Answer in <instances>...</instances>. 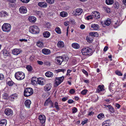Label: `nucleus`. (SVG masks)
<instances>
[{
    "label": "nucleus",
    "instance_id": "nucleus-58",
    "mask_svg": "<svg viewBox=\"0 0 126 126\" xmlns=\"http://www.w3.org/2000/svg\"><path fill=\"white\" fill-rule=\"evenodd\" d=\"M62 57L63 59V61L64 60L67 61L69 59V58L67 56L64 55V56Z\"/></svg>",
    "mask_w": 126,
    "mask_h": 126
},
{
    "label": "nucleus",
    "instance_id": "nucleus-34",
    "mask_svg": "<svg viewBox=\"0 0 126 126\" xmlns=\"http://www.w3.org/2000/svg\"><path fill=\"white\" fill-rule=\"evenodd\" d=\"M120 21L117 20L116 21H113V25L115 28H117L120 25Z\"/></svg>",
    "mask_w": 126,
    "mask_h": 126
},
{
    "label": "nucleus",
    "instance_id": "nucleus-29",
    "mask_svg": "<svg viewBox=\"0 0 126 126\" xmlns=\"http://www.w3.org/2000/svg\"><path fill=\"white\" fill-rule=\"evenodd\" d=\"M2 52L4 56H8L10 55L9 52L6 49H3Z\"/></svg>",
    "mask_w": 126,
    "mask_h": 126
},
{
    "label": "nucleus",
    "instance_id": "nucleus-22",
    "mask_svg": "<svg viewBox=\"0 0 126 126\" xmlns=\"http://www.w3.org/2000/svg\"><path fill=\"white\" fill-rule=\"evenodd\" d=\"M42 53L45 55H47L50 53V50L46 48H44L42 50Z\"/></svg>",
    "mask_w": 126,
    "mask_h": 126
},
{
    "label": "nucleus",
    "instance_id": "nucleus-23",
    "mask_svg": "<svg viewBox=\"0 0 126 126\" xmlns=\"http://www.w3.org/2000/svg\"><path fill=\"white\" fill-rule=\"evenodd\" d=\"M7 120L6 119H3L0 121V126H6Z\"/></svg>",
    "mask_w": 126,
    "mask_h": 126
},
{
    "label": "nucleus",
    "instance_id": "nucleus-52",
    "mask_svg": "<svg viewBox=\"0 0 126 126\" xmlns=\"http://www.w3.org/2000/svg\"><path fill=\"white\" fill-rule=\"evenodd\" d=\"M72 111L73 113H75L78 111L77 109L75 107H74L72 109Z\"/></svg>",
    "mask_w": 126,
    "mask_h": 126
},
{
    "label": "nucleus",
    "instance_id": "nucleus-1",
    "mask_svg": "<svg viewBox=\"0 0 126 126\" xmlns=\"http://www.w3.org/2000/svg\"><path fill=\"white\" fill-rule=\"evenodd\" d=\"M81 53L83 55L89 56L93 53L92 49L89 47H85L83 48L81 51Z\"/></svg>",
    "mask_w": 126,
    "mask_h": 126
},
{
    "label": "nucleus",
    "instance_id": "nucleus-36",
    "mask_svg": "<svg viewBox=\"0 0 126 126\" xmlns=\"http://www.w3.org/2000/svg\"><path fill=\"white\" fill-rule=\"evenodd\" d=\"M58 47H64V44L63 41H59L57 44Z\"/></svg>",
    "mask_w": 126,
    "mask_h": 126
},
{
    "label": "nucleus",
    "instance_id": "nucleus-39",
    "mask_svg": "<svg viewBox=\"0 0 126 126\" xmlns=\"http://www.w3.org/2000/svg\"><path fill=\"white\" fill-rule=\"evenodd\" d=\"M105 3L108 5H111L113 3V0H106Z\"/></svg>",
    "mask_w": 126,
    "mask_h": 126
},
{
    "label": "nucleus",
    "instance_id": "nucleus-63",
    "mask_svg": "<svg viewBox=\"0 0 126 126\" xmlns=\"http://www.w3.org/2000/svg\"><path fill=\"white\" fill-rule=\"evenodd\" d=\"M86 120H85L84 121H82L81 124L83 125L84 124L86 123L88 121V119H85Z\"/></svg>",
    "mask_w": 126,
    "mask_h": 126
},
{
    "label": "nucleus",
    "instance_id": "nucleus-19",
    "mask_svg": "<svg viewBox=\"0 0 126 126\" xmlns=\"http://www.w3.org/2000/svg\"><path fill=\"white\" fill-rule=\"evenodd\" d=\"M82 11L83 10L82 9L80 8H77L76 10L75 15L76 16L79 15L81 14Z\"/></svg>",
    "mask_w": 126,
    "mask_h": 126
},
{
    "label": "nucleus",
    "instance_id": "nucleus-47",
    "mask_svg": "<svg viewBox=\"0 0 126 126\" xmlns=\"http://www.w3.org/2000/svg\"><path fill=\"white\" fill-rule=\"evenodd\" d=\"M51 25V24L48 22H47L44 25L45 28H46L47 29H49L50 28V27Z\"/></svg>",
    "mask_w": 126,
    "mask_h": 126
},
{
    "label": "nucleus",
    "instance_id": "nucleus-35",
    "mask_svg": "<svg viewBox=\"0 0 126 126\" xmlns=\"http://www.w3.org/2000/svg\"><path fill=\"white\" fill-rule=\"evenodd\" d=\"M2 98V99L4 100H9V96L7 94L5 93L3 94Z\"/></svg>",
    "mask_w": 126,
    "mask_h": 126
},
{
    "label": "nucleus",
    "instance_id": "nucleus-41",
    "mask_svg": "<svg viewBox=\"0 0 126 126\" xmlns=\"http://www.w3.org/2000/svg\"><path fill=\"white\" fill-rule=\"evenodd\" d=\"M111 19L109 18H108L105 22V24L107 26H109L111 24Z\"/></svg>",
    "mask_w": 126,
    "mask_h": 126
},
{
    "label": "nucleus",
    "instance_id": "nucleus-33",
    "mask_svg": "<svg viewBox=\"0 0 126 126\" xmlns=\"http://www.w3.org/2000/svg\"><path fill=\"white\" fill-rule=\"evenodd\" d=\"M113 87V83H111L109 86V90L111 92L113 93L114 92V89L112 88Z\"/></svg>",
    "mask_w": 126,
    "mask_h": 126
},
{
    "label": "nucleus",
    "instance_id": "nucleus-14",
    "mask_svg": "<svg viewBox=\"0 0 126 126\" xmlns=\"http://www.w3.org/2000/svg\"><path fill=\"white\" fill-rule=\"evenodd\" d=\"M19 10L20 13L21 14H25L27 12V8L24 6L20 7Z\"/></svg>",
    "mask_w": 126,
    "mask_h": 126
},
{
    "label": "nucleus",
    "instance_id": "nucleus-43",
    "mask_svg": "<svg viewBox=\"0 0 126 126\" xmlns=\"http://www.w3.org/2000/svg\"><path fill=\"white\" fill-rule=\"evenodd\" d=\"M109 111L111 113H113L114 112L115 110L113 107L111 105L109 108Z\"/></svg>",
    "mask_w": 126,
    "mask_h": 126
},
{
    "label": "nucleus",
    "instance_id": "nucleus-15",
    "mask_svg": "<svg viewBox=\"0 0 126 126\" xmlns=\"http://www.w3.org/2000/svg\"><path fill=\"white\" fill-rule=\"evenodd\" d=\"M105 90L104 85H99L97 87V92L98 93H99L100 91H104Z\"/></svg>",
    "mask_w": 126,
    "mask_h": 126
},
{
    "label": "nucleus",
    "instance_id": "nucleus-13",
    "mask_svg": "<svg viewBox=\"0 0 126 126\" xmlns=\"http://www.w3.org/2000/svg\"><path fill=\"white\" fill-rule=\"evenodd\" d=\"M21 52V51L20 49L15 48L12 50V53L14 55H17Z\"/></svg>",
    "mask_w": 126,
    "mask_h": 126
},
{
    "label": "nucleus",
    "instance_id": "nucleus-26",
    "mask_svg": "<svg viewBox=\"0 0 126 126\" xmlns=\"http://www.w3.org/2000/svg\"><path fill=\"white\" fill-rule=\"evenodd\" d=\"M43 35L44 37L48 38L50 36V33L48 31H45L43 33Z\"/></svg>",
    "mask_w": 126,
    "mask_h": 126
},
{
    "label": "nucleus",
    "instance_id": "nucleus-31",
    "mask_svg": "<svg viewBox=\"0 0 126 126\" xmlns=\"http://www.w3.org/2000/svg\"><path fill=\"white\" fill-rule=\"evenodd\" d=\"M45 76L48 77H52L53 76V73L49 71H47L45 74Z\"/></svg>",
    "mask_w": 126,
    "mask_h": 126
},
{
    "label": "nucleus",
    "instance_id": "nucleus-51",
    "mask_svg": "<svg viewBox=\"0 0 126 126\" xmlns=\"http://www.w3.org/2000/svg\"><path fill=\"white\" fill-rule=\"evenodd\" d=\"M104 9L107 13H109L111 12V10L110 9L107 7H104Z\"/></svg>",
    "mask_w": 126,
    "mask_h": 126
},
{
    "label": "nucleus",
    "instance_id": "nucleus-16",
    "mask_svg": "<svg viewBox=\"0 0 126 126\" xmlns=\"http://www.w3.org/2000/svg\"><path fill=\"white\" fill-rule=\"evenodd\" d=\"M38 78L36 77L32 78L31 80V82L32 84L36 85L37 84Z\"/></svg>",
    "mask_w": 126,
    "mask_h": 126
},
{
    "label": "nucleus",
    "instance_id": "nucleus-32",
    "mask_svg": "<svg viewBox=\"0 0 126 126\" xmlns=\"http://www.w3.org/2000/svg\"><path fill=\"white\" fill-rule=\"evenodd\" d=\"M26 68L28 72H32L33 70V68L32 66L30 65H26Z\"/></svg>",
    "mask_w": 126,
    "mask_h": 126
},
{
    "label": "nucleus",
    "instance_id": "nucleus-61",
    "mask_svg": "<svg viewBox=\"0 0 126 126\" xmlns=\"http://www.w3.org/2000/svg\"><path fill=\"white\" fill-rule=\"evenodd\" d=\"M86 19L88 20L90 19H93V17L92 16H89L86 17Z\"/></svg>",
    "mask_w": 126,
    "mask_h": 126
},
{
    "label": "nucleus",
    "instance_id": "nucleus-54",
    "mask_svg": "<svg viewBox=\"0 0 126 126\" xmlns=\"http://www.w3.org/2000/svg\"><path fill=\"white\" fill-rule=\"evenodd\" d=\"M47 2L50 4H53L54 3V0H46Z\"/></svg>",
    "mask_w": 126,
    "mask_h": 126
},
{
    "label": "nucleus",
    "instance_id": "nucleus-2",
    "mask_svg": "<svg viewBox=\"0 0 126 126\" xmlns=\"http://www.w3.org/2000/svg\"><path fill=\"white\" fill-rule=\"evenodd\" d=\"M33 93V89L31 88H25L24 92V95L25 97H28L32 95Z\"/></svg>",
    "mask_w": 126,
    "mask_h": 126
},
{
    "label": "nucleus",
    "instance_id": "nucleus-21",
    "mask_svg": "<svg viewBox=\"0 0 126 126\" xmlns=\"http://www.w3.org/2000/svg\"><path fill=\"white\" fill-rule=\"evenodd\" d=\"M38 5L39 6L42 7H46L47 6V4L46 2H38Z\"/></svg>",
    "mask_w": 126,
    "mask_h": 126
},
{
    "label": "nucleus",
    "instance_id": "nucleus-59",
    "mask_svg": "<svg viewBox=\"0 0 126 126\" xmlns=\"http://www.w3.org/2000/svg\"><path fill=\"white\" fill-rule=\"evenodd\" d=\"M82 72L87 76H88V74L87 72L84 69H82Z\"/></svg>",
    "mask_w": 126,
    "mask_h": 126
},
{
    "label": "nucleus",
    "instance_id": "nucleus-50",
    "mask_svg": "<svg viewBox=\"0 0 126 126\" xmlns=\"http://www.w3.org/2000/svg\"><path fill=\"white\" fill-rule=\"evenodd\" d=\"M66 71V70L65 69H58L56 70L57 73H58L60 72H62L63 73H64V72Z\"/></svg>",
    "mask_w": 126,
    "mask_h": 126
},
{
    "label": "nucleus",
    "instance_id": "nucleus-17",
    "mask_svg": "<svg viewBox=\"0 0 126 126\" xmlns=\"http://www.w3.org/2000/svg\"><path fill=\"white\" fill-rule=\"evenodd\" d=\"M37 84L41 85H43L44 84L45 80L44 78L42 77H40L38 78Z\"/></svg>",
    "mask_w": 126,
    "mask_h": 126
},
{
    "label": "nucleus",
    "instance_id": "nucleus-57",
    "mask_svg": "<svg viewBox=\"0 0 126 126\" xmlns=\"http://www.w3.org/2000/svg\"><path fill=\"white\" fill-rule=\"evenodd\" d=\"M75 92V89H70L69 91V93L71 94H73Z\"/></svg>",
    "mask_w": 126,
    "mask_h": 126
},
{
    "label": "nucleus",
    "instance_id": "nucleus-62",
    "mask_svg": "<svg viewBox=\"0 0 126 126\" xmlns=\"http://www.w3.org/2000/svg\"><path fill=\"white\" fill-rule=\"evenodd\" d=\"M4 79V76L2 74H0V80H2Z\"/></svg>",
    "mask_w": 126,
    "mask_h": 126
},
{
    "label": "nucleus",
    "instance_id": "nucleus-7",
    "mask_svg": "<svg viewBox=\"0 0 126 126\" xmlns=\"http://www.w3.org/2000/svg\"><path fill=\"white\" fill-rule=\"evenodd\" d=\"M49 104L51 105L50 108H55L58 110H60L59 106V105H58V103L57 101L55 102L54 105L53 103L50 100Z\"/></svg>",
    "mask_w": 126,
    "mask_h": 126
},
{
    "label": "nucleus",
    "instance_id": "nucleus-12",
    "mask_svg": "<svg viewBox=\"0 0 126 126\" xmlns=\"http://www.w3.org/2000/svg\"><path fill=\"white\" fill-rule=\"evenodd\" d=\"M18 94H14L9 96V100L11 101H13L14 100L17 98Z\"/></svg>",
    "mask_w": 126,
    "mask_h": 126
},
{
    "label": "nucleus",
    "instance_id": "nucleus-8",
    "mask_svg": "<svg viewBox=\"0 0 126 126\" xmlns=\"http://www.w3.org/2000/svg\"><path fill=\"white\" fill-rule=\"evenodd\" d=\"M4 113L8 116H11L13 114V111L11 109L6 108L5 110Z\"/></svg>",
    "mask_w": 126,
    "mask_h": 126
},
{
    "label": "nucleus",
    "instance_id": "nucleus-45",
    "mask_svg": "<svg viewBox=\"0 0 126 126\" xmlns=\"http://www.w3.org/2000/svg\"><path fill=\"white\" fill-rule=\"evenodd\" d=\"M113 6L115 9H118L119 7V4L118 2H115L113 4Z\"/></svg>",
    "mask_w": 126,
    "mask_h": 126
},
{
    "label": "nucleus",
    "instance_id": "nucleus-10",
    "mask_svg": "<svg viewBox=\"0 0 126 126\" xmlns=\"http://www.w3.org/2000/svg\"><path fill=\"white\" fill-rule=\"evenodd\" d=\"M39 119L40 122L42 124L45 123L46 121V117L44 115H40L39 116Z\"/></svg>",
    "mask_w": 126,
    "mask_h": 126
},
{
    "label": "nucleus",
    "instance_id": "nucleus-44",
    "mask_svg": "<svg viewBox=\"0 0 126 126\" xmlns=\"http://www.w3.org/2000/svg\"><path fill=\"white\" fill-rule=\"evenodd\" d=\"M104 117V114L102 113H101L99 114L97 116V118L100 119H101Z\"/></svg>",
    "mask_w": 126,
    "mask_h": 126
},
{
    "label": "nucleus",
    "instance_id": "nucleus-48",
    "mask_svg": "<svg viewBox=\"0 0 126 126\" xmlns=\"http://www.w3.org/2000/svg\"><path fill=\"white\" fill-rule=\"evenodd\" d=\"M36 44L37 46L39 47H42L43 45V43L40 41L38 42Z\"/></svg>",
    "mask_w": 126,
    "mask_h": 126
},
{
    "label": "nucleus",
    "instance_id": "nucleus-27",
    "mask_svg": "<svg viewBox=\"0 0 126 126\" xmlns=\"http://www.w3.org/2000/svg\"><path fill=\"white\" fill-rule=\"evenodd\" d=\"M91 28L95 30H97L99 28V25L95 24H92L91 26Z\"/></svg>",
    "mask_w": 126,
    "mask_h": 126
},
{
    "label": "nucleus",
    "instance_id": "nucleus-40",
    "mask_svg": "<svg viewBox=\"0 0 126 126\" xmlns=\"http://www.w3.org/2000/svg\"><path fill=\"white\" fill-rule=\"evenodd\" d=\"M90 34L93 37V36L97 37L98 35V33L96 32H91L90 33Z\"/></svg>",
    "mask_w": 126,
    "mask_h": 126
},
{
    "label": "nucleus",
    "instance_id": "nucleus-28",
    "mask_svg": "<svg viewBox=\"0 0 126 126\" xmlns=\"http://www.w3.org/2000/svg\"><path fill=\"white\" fill-rule=\"evenodd\" d=\"M94 38L91 35L88 36L86 38V40L89 43H91L92 42Z\"/></svg>",
    "mask_w": 126,
    "mask_h": 126
},
{
    "label": "nucleus",
    "instance_id": "nucleus-53",
    "mask_svg": "<svg viewBox=\"0 0 126 126\" xmlns=\"http://www.w3.org/2000/svg\"><path fill=\"white\" fill-rule=\"evenodd\" d=\"M87 91L88 90H87L84 89L81 91V94L83 95H85L86 94Z\"/></svg>",
    "mask_w": 126,
    "mask_h": 126
},
{
    "label": "nucleus",
    "instance_id": "nucleus-30",
    "mask_svg": "<svg viewBox=\"0 0 126 126\" xmlns=\"http://www.w3.org/2000/svg\"><path fill=\"white\" fill-rule=\"evenodd\" d=\"M10 79V80H9L8 81H6V83L8 85L10 86H12L14 84H15V83L10 79Z\"/></svg>",
    "mask_w": 126,
    "mask_h": 126
},
{
    "label": "nucleus",
    "instance_id": "nucleus-11",
    "mask_svg": "<svg viewBox=\"0 0 126 126\" xmlns=\"http://www.w3.org/2000/svg\"><path fill=\"white\" fill-rule=\"evenodd\" d=\"M92 16L94 18L96 19H98L100 17L99 13L96 11H94L93 12Z\"/></svg>",
    "mask_w": 126,
    "mask_h": 126
},
{
    "label": "nucleus",
    "instance_id": "nucleus-18",
    "mask_svg": "<svg viewBox=\"0 0 126 126\" xmlns=\"http://www.w3.org/2000/svg\"><path fill=\"white\" fill-rule=\"evenodd\" d=\"M25 106L28 108H30V105L31 104V101L29 99H27L24 103Z\"/></svg>",
    "mask_w": 126,
    "mask_h": 126
},
{
    "label": "nucleus",
    "instance_id": "nucleus-25",
    "mask_svg": "<svg viewBox=\"0 0 126 126\" xmlns=\"http://www.w3.org/2000/svg\"><path fill=\"white\" fill-rule=\"evenodd\" d=\"M51 87V86L50 84H47L44 87L45 90V91H49L50 90Z\"/></svg>",
    "mask_w": 126,
    "mask_h": 126
},
{
    "label": "nucleus",
    "instance_id": "nucleus-9",
    "mask_svg": "<svg viewBox=\"0 0 126 126\" xmlns=\"http://www.w3.org/2000/svg\"><path fill=\"white\" fill-rule=\"evenodd\" d=\"M56 62L58 65H61L63 61V57L59 56L57 57L56 59Z\"/></svg>",
    "mask_w": 126,
    "mask_h": 126
},
{
    "label": "nucleus",
    "instance_id": "nucleus-42",
    "mask_svg": "<svg viewBox=\"0 0 126 126\" xmlns=\"http://www.w3.org/2000/svg\"><path fill=\"white\" fill-rule=\"evenodd\" d=\"M72 46L73 48L77 49L79 48L80 47L79 45L76 43L72 44Z\"/></svg>",
    "mask_w": 126,
    "mask_h": 126
},
{
    "label": "nucleus",
    "instance_id": "nucleus-56",
    "mask_svg": "<svg viewBox=\"0 0 126 126\" xmlns=\"http://www.w3.org/2000/svg\"><path fill=\"white\" fill-rule=\"evenodd\" d=\"M36 14L37 15L39 16V17H40L42 14V12L40 11H36Z\"/></svg>",
    "mask_w": 126,
    "mask_h": 126
},
{
    "label": "nucleus",
    "instance_id": "nucleus-60",
    "mask_svg": "<svg viewBox=\"0 0 126 126\" xmlns=\"http://www.w3.org/2000/svg\"><path fill=\"white\" fill-rule=\"evenodd\" d=\"M116 74L119 76H122L123 75L122 74L121 72L120 71H117L115 72Z\"/></svg>",
    "mask_w": 126,
    "mask_h": 126
},
{
    "label": "nucleus",
    "instance_id": "nucleus-6",
    "mask_svg": "<svg viewBox=\"0 0 126 126\" xmlns=\"http://www.w3.org/2000/svg\"><path fill=\"white\" fill-rule=\"evenodd\" d=\"M64 77L62 76L60 77L56 78L55 80V84L56 86H58L64 80Z\"/></svg>",
    "mask_w": 126,
    "mask_h": 126
},
{
    "label": "nucleus",
    "instance_id": "nucleus-55",
    "mask_svg": "<svg viewBox=\"0 0 126 126\" xmlns=\"http://www.w3.org/2000/svg\"><path fill=\"white\" fill-rule=\"evenodd\" d=\"M44 64L47 66H50V62L49 61H45L44 62Z\"/></svg>",
    "mask_w": 126,
    "mask_h": 126
},
{
    "label": "nucleus",
    "instance_id": "nucleus-49",
    "mask_svg": "<svg viewBox=\"0 0 126 126\" xmlns=\"http://www.w3.org/2000/svg\"><path fill=\"white\" fill-rule=\"evenodd\" d=\"M50 98H49L47 99L45 101L44 105V106H47L48 105V104L49 103L50 101Z\"/></svg>",
    "mask_w": 126,
    "mask_h": 126
},
{
    "label": "nucleus",
    "instance_id": "nucleus-5",
    "mask_svg": "<svg viewBox=\"0 0 126 126\" xmlns=\"http://www.w3.org/2000/svg\"><path fill=\"white\" fill-rule=\"evenodd\" d=\"M29 30L30 32L33 34H37L39 33L40 31L38 27L35 25L31 26Z\"/></svg>",
    "mask_w": 126,
    "mask_h": 126
},
{
    "label": "nucleus",
    "instance_id": "nucleus-4",
    "mask_svg": "<svg viewBox=\"0 0 126 126\" xmlns=\"http://www.w3.org/2000/svg\"><path fill=\"white\" fill-rule=\"evenodd\" d=\"M1 28L3 32H9L11 31V26L9 24L4 23L2 25Z\"/></svg>",
    "mask_w": 126,
    "mask_h": 126
},
{
    "label": "nucleus",
    "instance_id": "nucleus-37",
    "mask_svg": "<svg viewBox=\"0 0 126 126\" xmlns=\"http://www.w3.org/2000/svg\"><path fill=\"white\" fill-rule=\"evenodd\" d=\"M102 123L103 125L105 124L106 125H108L109 126L111 125V124L110 120L109 119L105 121Z\"/></svg>",
    "mask_w": 126,
    "mask_h": 126
},
{
    "label": "nucleus",
    "instance_id": "nucleus-20",
    "mask_svg": "<svg viewBox=\"0 0 126 126\" xmlns=\"http://www.w3.org/2000/svg\"><path fill=\"white\" fill-rule=\"evenodd\" d=\"M28 20L30 22L34 23L36 21V18L34 16H30L29 17Z\"/></svg>",
    "mask_w": 126,
    "mask_h": 126
},
{
    "label": "nucleus",
    "instance_id": "nucleus-64",
    "mask_svg": "<svg viewBox=\"0 0 126 126\" xmlns=\"http://www.w3.org/2000/svg\"><path fill=\"white\" fill-rule=\"evenodd\" d=\"M67 102L68 104H70L73 103L74 101L72 99H69L68 100Z\"/></svg>",
    "mask_w": 126,
    "mask_h": 126
},
{
    "label": "nucleus",
    "instance_id": "nucleus-24",
    "mask_svg": "<svg viewBox=\"0 0 126 126\" xmlns=\"http://www.w3.org/2000/svg\"><path fill=\"white\" fill-rule=\"evenodd\" d=\"M0 13V15L1 17H5L8 15V13L4 11H1Z\"/></svg>",
    "mask_w": 126,
    "mask_h": 126
},
{
    "label": "nucleus",
    "instance_id": "nucleus-3",
    "mask_svg": "<svg viewBox=\"0 0 126 126\" xmlns=\"http://www.w3.org/2000/svg\"><path fill=\"white\" fill-rule=\"evenodd\" d=\"M15 78L18 80H20L24 79L25 77V74L23 72L19 71L16 72L15 74Z\"/></svg>",
    "mask_w": 126,
    "mask_h": 126
},
{
    "label": "nucleus",
    "instance_id": "nucleus-38",
    "mask_svg": "<svg viewBox=\"0 0 126 126\" xmlns=\"http://www.w3.org/2000/svg\"><path fill=\"white\" fill-rule=\"evenodd\" d=\"M67 13L66 12L63 11L60 13V16L63 17H66L67 16Z\"/></svg>",
    "mask_w": 126,
    "mask_h": 126
},
{
    "label": "nucleus",
    "instance_id": "nucleus-46",
    "mask_svg": "<svg viewBox=\"0 0 126 126\" xmlns=\"http://www.w3.org/2000/svg\"><path fill=\"white\" fill-rule=\"evenodd\" d=\"M55 30L56 32L58 34H60L61 33V29L58 27H56L55 29Z\"/></svg>",
    "mask_w": 126,
    "mask_h": 126
}]
</instances>
